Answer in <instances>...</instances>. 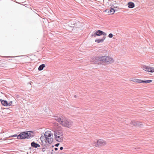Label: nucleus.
Returning <instances> with one entry per match:
<instances>
[{
  "label": "nucleus",
  "instance_id": "39448f33",
  "mask_svg": "<svg viewBox=\"0 0 154 154\" xmlns=\"http://www.w3.org/2000/svg\"><path fill=\"white\" fill-rule=\"evenodd\" d=\"M106 143V141L103 140L99 139L97 140L96 146L98 147L105 145Z\"/></svg>",
  "mask_w": 154,
  "mask_h": 154
},
{
  "label": "nucleus",
  "instance_id": "a878e982",
  "mask_svg": "<svg viewBox=\"0 0 154 154\" xmlns=\"http://www.w3.org/2000/svg\"><path fill=\"white\" fill-rule=\"evenodd\" d=\"M63 149V147L62 146L60 148V149L61 150H62Z\"/></svg>",
  "mask_w": 154,
  "mask_h": 154
},
{
  "label": "nucleus",
  "instance_id": "4be33fe9",
  "mask_svg": "<svg viewBox=\"0 0 154 154\" xmlns=\"http://www.w3.org/2000/svg\"><path fill=\"white\" fill-rule=\"evenodd\" d=\"M108 36L110 38H112L113 36L112 34V33H110V34H109Z\"/></svg>",
  "mask_w": 154,
  "mask_h": 154
},
{
  "label": "nucleus",
  "instance_id": "4468645a",
  "mask_svg": "<svg viewBox=\"0 0 154 154\" xmlns=\"http://www.w3.org/2000/svg\"><path fill=\"white\" fill-rule=\"evenodd\" d=\"M128 7L129 8H133L134 7V3L130 2L128 3Z\"/></svg>",
  "mask_w": 154,
  "mask_h": 154
},
{
  "label": "nucleus",
  "instance_id": "c85d7f7f",
  "mask_svg": "<svg viewBox=\"0 0 154 154\" xmlns=\"http://www.w3.org/2000/svg\"><path fill=\"white\" fill-rule=\"evenodd\" d=\"M42 151H43V152H44V151H45V150H43V149H42Z\"/></svg>",
  "mask_w": 154,
  "mask_h": 154
},
{
  "label": "nucleus",
  "instance_id": "2eb2a0df",
  "mask_svg": "<svg viewBox=\"0 0 154 154\" xmlns=\"http://www.w3.org/2000/svg\"><path fill=\"white\" fill-rule=\"evenodd\" d=\"M142 68L145 71L150 72V67L146 66H142Z\"/></svg>",
  "mask_w": 154,
  "mask_h": 154
},
{
  "label": "nucleus",
  "instance_id": "f3484780",
  "mask_svg": "<svg viewBox=\"0 0 154 154\" xmlns=\"http://www.w3.org/2000/svg\"><path fill=\"white\" fill-rule=\"evenodd\" d=\"M45 64H42L41 65H40L38 68V70H39V71H41L43 69V68L44 67H45Z\"/></svg>",
  "mask_w": 154,
  "mask_h": 154
},
{
  "label": "nucleus",
  "instance_id": "412c9836",
  "mask_svg": "<svg viewBox=\"0 0 154 154\" xmlns=\"http://www.w3.org/2000/svg\"><path fill=\"white\" fill-rule=\"evenodd\" d=\"M12 101H10L9 103H8V106H10L12 105Z\"/></svg>",
  "mask_w": 154,
  "mask_h": 154
},
{
  "label": "nucleus",
  "instance_id": "f8f14e48",
  "mask_svg": "<svg viewBox=\"0 0 154 154\" xmlns=\"http://www.w3.org/2000/svg\"><path fill=\"white\" fill-rule=\"evenodd\" d=\"M0 100L2 105L4 106H8V103L7 101L1 99Z\"/></svg>",
  "mask_w": 154,
  "mask_h": 154
},
{
  "label": "nucleus",
  "instance_id": "c756f323",
  "mask_svg": "<svg viewBox=\"0 0 154 154\" xmlns=\"http://www.w3.org/2000/svg\"><path fill=\"white\" fill-rule=\"evenodd\" d=\"M60 154H62V153H60Z\"/></svg>",
  "mask_w": 154,
  "mask_h": 154
},
{
  "label": "nucleus",
  "instance_id": "9d476101",
  "mask_svg": "<svg viewBox=\"0 0 154 154\" xmlns=\"http://www.w3.org/2000/svg\"><path fill=\"white\" fill-rule=\"evenodd\" d=\"M31 146L34 148H37L40 146V145L38 143H35L34 141L31 143Z\"/></svg>",
  "mask_w": 154,
  "mask_h": 154
},
{
  "label": "nucleus",
  "instance_id": "b1692460",
  "mask_svg": "<svg viewBox=\"0 0 154 154\" xmlns=\"http://www.w3.org/2000/svg\"><path fill=\"white\" fill-rule=\"evenodd\" d=\"M59 143H57L55 145V146H59Z\"/></svg>",
  "mask_w": 154,
  "mask_h": 154
},
{
  "label": "nucleus",
  "instance_id": "1a4fd4ad",
  "mask_svg": "<svg viewBox=\"0 0 154 154\" xmlns=\"http://www.w3.org/2000/svg\"><path fill=\"white\" fill-rule=\"evenodd\" d=\"M102 31L100 30H98L95 33H94L92 36L95 37L96 36H100L102 35Z\"/></svg>",
  "mask_w": 154,
  "mask_h": 154
},
{
  "label": "nucleus",
  "instance_id": "f03ea898",
  "mask_svg": "<svg viewBox=\"0 0 154 154\" xmlns=\"http://www.w3.org/2000/svg\"><path fill=\"white\" fill-rule=\"evenodd\" d=\"M94 63L99 64V61H101L103 63H105L108 64L113 63L114 60V59L109 57L103 56L100 57H94Z\"/></svg>",
  "mask_w": 154,
  "mask_h": 154
},
{
  "label": "nucleus",
  "instance_id": "423d86ee",
  "mask_svg": "<svg viewBox=\"0 0 154 154\" xmlns=\"http://www.w3.org/2000/svg\"><path fill=\"white\" fill-rule=\"evenodd\" d=\"M63 133H60L59 135L55 136L56 140L58 142H62L63 139Z\"/></svg>",
  "mask_w": 154,
  "mask_h": 154
},
{
  "label": "nucleus",
  "instance_id": "0eeeda50",
  "mask_svg": "<svg viewBox=\"0 0 154 154\" xmlns=\"http://www.w3.org/2000/svg\"><path fill=\"white\" fill-rule=\"evenodd\" d=\"M54 132L55 137L59 135L60 133H63L62 131L60 130L59 128L57 129L56 128H54Z\"/></svg>",
  "mask_w": 154,
  "mask_h": 154
},
{
  "label": "nucleus",
  "instance_id": "6e6552de",
  "mask_svg": "<svg viewBox=\"0 0 154 154\" xmlns=\"http://www.w3.org/2000/svg\"><path fill=\"white\" fill-rule=\"evenodd\" d=\"M132 125H133L136 126H140L142 125V123L138 121H132L130 123Z\"/></svg>",
  "mask_w": 154,
  "mask_h": 154
},
{
  "label": "nucleus",
  "instance_id": "5701e85b",
  "mask_svg": "<svg viewBox=\"0 0 154 154\" xmlns=\"http://www.w3.org/2000/svg\"><path fill=\"white\" fill-rule=\"evenodd\" d=\"M102 33H102V35H104V36L105 37V36H106V33L105 32H104L103 31H102Z\"/></svg>",
  "mask_w": 154,
  "mask_h": 154
},
{
  "label": "nucleus",
  "instance_id": "7ed1b4c3",
  "mask_svg": "<svg viewBox=\"0 0 154 154\" xmlns=\"http://www.w3.org/2000/svg\"><path fill=\"white\" fill-rule=\"evenodd\" d=\"M33 133L31 131L23 132L18 135L17 139H23L25 138H30L33 137Z\"/></svg>",
  "mask_w": 154,
  "mask_h": 154
},
{
  "label": "nucleus",
  "instance_id": "dca6fc26",
  "mask_svg": "<svg viewBox=\"0 0 154 154\" xmlns=\"http://www.w3.org/2000/svg\"><path fill=\"white\" fill-rule=\"evenodd\" d=\"M142 68L145 71L150 72V67L146 66H142Z\"/></svg>",
  "mask_w": 154,
  "mask_h": 154
},
{
  "label": "nucleus",
  "instance_id": "bb28decb",
  "mask_svg": "<svg viewBox=\"0 0 154 154\" xmlns=\"http://www.w3.org/2000/svg\"><path fill=\"white\" fill-rule=\"evenodd\" d=\"M54 149L55 151H57L58 150V148H54Z\"/></svg>",
  "mask_w": 154,
  "mask_h": 154
},
{
  "label": "nucleus",
  "instance_id": "9b49d317",
  "mask_svg": "<svg viewBox=\"0 0 154 154\" xmlns=\"http://www.w3.org/2000/svg\"><path fill=\"white\" fill-rule=\"evenodd\" d=\"M130 80L131 81L134 82L136 83H141V80L138 79H134L133 78H131L130 79Z\"/></svg>",
  "mask_w": 154,
  "mask_h": 154
},
{
  "label": "nucleus",
  "instance_id": "aec40b11",
  "mask_svg": "<svg viewBox=\"0 0 154 154\" xmlns=\"http://www.w3.org/2000/svg\"><path fill=\"white\" fill-rule=\"evenodd\" d=\"M150 72H154V67H150Z\"/></svg>",
  "mask_w": 154,
  "mask_h": 154
},
{
  "label": "nucleus",
  "instance_id": "f257e3e1",
  "mask_svg": "<svg viewBox=\"0 0 154 154\" xmlns=\"http://www.w3.org/2000/svg\"><path fill=\"white\" fill-rule=\"evenodd\" d=\"M54 119L60 123L63 126L69 128H72L73 126V122L71 120L66 118L63 116L59 117H54Z\"/></svg>",
  "mask_w": 154,
  "mask_h": 154
},
{
  "label": "nucleus",
  "instance_id": "393cba45",
  "mask_svg": "<svg viewBox=\"0 0 154 154\" xmlns=\"http://www.w3.org/2000/svg\"><path fill=\"white\" fill-rule=\"evenodd\" d=\"M17 136H18V135H17L14 134V135H13V136H12L13 137H17Z\"/></svg>",
  "mask_w": 154,
  "mask_h": 154
},
{
  "label": "nucleus",
  "instance_id": "a211bd4d",
  "mask_svg": "<svg viewBox=\"0 0 154 154\" xmlns=\"http://www.w3.org/2000/svg\"><path fill=\"white\" fill-rule=\"evenodd\" d=\"M152 82V80H141V83H147L151 82Z\"/></svg>",
  "mask_w": 154,
  "mask_h": 154
},
{
  "label": "nucleus",
  "instance_id": "cd10ccee",
  "mask_svg": "<svg viewBox=\"0 0 154 154\" xmlns=\"http://www.w3.org/2000/svg\"><path fill=\"white\" fill-rule=\"evenodd\" d=\"M74 97H75V98H76V95H75L74 96Z\"/></svg>",
  "mask_w": 154,
  "mask_h": 154
},
{
  "label": "nucleus",
  "instance_id": "6ab92c4d",
  "mask_svg": "<svg viewBox=\"0 0 154 154\" xmlns=\"http://www.w3.org/2000/svg\"><path fill=\"white\" fill-rule=\"evenodd\" d=\"M110 11L111 14H112L115 12V10L113 8H111L110 10Z\"/></svg>",
  "mask_w": 154,
  "mask_h": 154
},
{
  "label": "nucleus",
  "instance_id": "ddd939ff",
  "mask_svg": "<svg viewBox=\"0 0 154 154\" xmlns=\"http://www.w3.org/2000/svg\"><path fill=\"white\" fill-rule=\"evenodd\" d=\"M106 37L103 36V38L101 39H96L95 40V42L98 43H100V42H103L104 40L105 39Z\"/></svg>",
  "mask_w": 154,
  "mask_h": 154
},
{
  "label": "nucleus",
  "instance_id": "20e7f679",
  "mask_svg": "<svg viewBox=\"0 0 154 154\" xmlns=\"http://www.w3.org/2000/svg\"><path fill=\"white\" fill-rule=\"evenodd\" d=\"M51 135L53 137L51 131H46L44 134L46 141L49 143H51L53 140V138L51 137Z\"/></svg>",
  "mask_w": 154,
  "mask_h": 154
}]
</instances>
